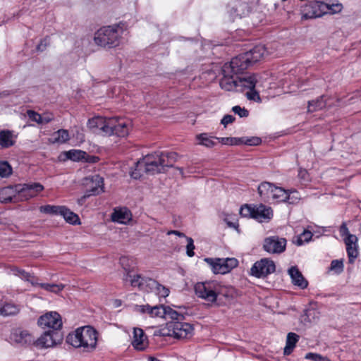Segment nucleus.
Here are the masks:
<instances>
[{"instance_id": "nucleus-34", "label": "nucleus", "mask_w": 361, "mask_h": 361, "mask_svg": "<svg viewBox=\"0 0 361 361\" xmlns=\"http://www.w3.org/2000/svg\"><path fill=\"white\" fill-rule=\"evenodd\" d=\"M312 235L313 234L310 231L304 230L301 234L296 235L293 238V243L298 246H301L304 243L310 242Z\"/></svg>"}, {"instance_id": "nucleus-37", "label": "nucleus", "mask_w": 361, "mask_h": 361, "mask_svg": "<svg viewBox=\"0 0 361 361\" xmlns=\"http://www.w3.org/2000/svg\"><path fill=\"white\" fill-rule=\"evenodd\" d=\"M216 137H209L207 133H201L197 135V139L199 140V144L204 145L207 147H213L216 142L213 139H216Z\"/></svg>"}, {"instance_id": "nucleus-45", "label": "nucleus", "mask_w": 361, "mask_h": 361, "mask_svg": "<svg viewBox=\"0 0 361 361\" xmlns=\"http://www.w3.org/2000/svg\"><path fill=\"white\" fill-rule=\"evenodd\" d=\"M54 135L56 136L55 141L58 142L65 143L70 139L69 133L65 129L59 130L54 133Z\"/></svg>"}, {"instance_id": "nucleus-55", "label": "nucleus", "mask_w": 361, "mask_h": 361, "mask_svg": "<svg viewBox=\"0 0 361 361\" xmlns=\"http://www.w3.org/2000/svg\"><path fill=\"white\" fill-rule=\"evenodd\" d=\"M344 242L346 247L357 245V238L355 235L350 234L345 237Z\"/></svg>"}, {"instance_id": "nucleus-12", "label": "nucleus", "mask_w": 361, "mask_h": 361, "mask_svg": "<svg viewBox=\"0 0 361 361\" xmlns=\"http://www.w3.org/2000/svg\"><path fill=\"white\" fill-rule=\"evenodd\" d=\"M112 121H109V118H105L101 116H95L88 120L87 127L94 133H102L106 135V133H109Z\"/></svg>"}, {"instance_id": "nucleus-38", "label": "nucleus", "mask_w": 361, "mask_h": 361, "mask_svg": "<svg viewBox=\"0 0 361 361\" xmlns=\"http://www.w3.org/2000/svg\"><path fill=\"white\" fill-rule=\"evenodd\" d=\"M19 312V308L18 306L11 304L6 303L3 306H1V312H3L4 317H8L11 315H15Z\"/></svg>"}, {"instance_id": "nucleus-23", "label": "nucleus", "mask_w": 361, "mask_h": 361, "mask_svg": "<svg viewBox=\"0 0 361 361\" xmlns=\"http://www.w3.org/2000/svg\"><path fill=\"white\" fill-rule=\"evenodd\" d=\"M147 339L145 333L142 329L135 328L133 331V341L132 345L138 350H143L145 349V340Z\"/></svg>"}, {"instance_id": "nucleus-56", "label": "nucleus", "mask_w": 361, "mask_h": 361, "mask_svg": "<svg viewBox=\"0 0 361 361\" xmlns=\"http://www.w3.org/2000/svg\"><path fill=\"white\" fill-rule=\"evenodd\" d=\"M27 114L30 119L32 121L37 122L38 124H41L40 120L42 118V115L38 114L37 112L33 110H28L27 111Z\"/></svg>"}, {"instance_id": "nucleus-25", "label": "nucleus", "mask_w": 361, "mask_h": 361, "mask_svg": "<svg viewBox=\"0 0 361 361\" xmlns=\"http://www.w3.org/2000/svg\"><path fill=\"white\" fill-rule=\"evenodd\" d=\"M132 278L130 279V284L133 287H137L140 290H145L146 288H149V283L148 280H151V278L144 277L140 274L132 276L128 273L126 275V281L128 280V278Z\"/></svg>"}, {"instance_id": "nucleus-41", "label": "nucleus", "mask_w": 361, "mask_h": 361, "mask_svg": "<svg viewBox=\"0 0 361 361\" xmlns=\"http://www.w3.org/2000/svg\"><path fill=\"white\" fill-rule=\"evenodd\" d=\"M166 306L164 305L153 306L150 308V316L152 317H161L166 318Z\"/></svg>"}, {"instance_id": "nucleus-22", "label": "nucleus", "mask_w": 361, "mask_h": 361, "mask_svg": "<svg viewBox=\"0 0 361 361\" xmlns=\"http://www.w3.org/2000/svg\"><path fill=\"white\" fill-rule=\"evenodd\" d=\"M276 188L274 184L269 182L264 181L260 183L257 190L261 199L264 202L271 201Z\"/></svg>"}, {"instance_id": "nucleus-2", "label": "nucleus", "mask_w": 361, "mask_h": 361, "mask_svg": "<svg viewBox=\"0 0 361 361\" xmlns=\"http://www.w3.org/2000/svg\"><path fill=\"white\" fill-rule=\"evenodd\" d=\"M126 28L127 25L123 22L103 26L95 32L94 42L97 45L103 48L116 47L120 44L121 35Z\"/></svg>"}, {"instance_id": "nucleus-60", "label": "nucleus", "mask_w": 361, "mask_h": 361, "mask_svg": "<svg viewBox=\"0 0 361 361\" xmlns=\"http://www.w3.org/2000/svg\"><path fill=\"white\" fill-rule=\"evenodd\" d=\"M157 155L159 156V158L160 159V163L161 165V167L164 170V173L166 171V168H171V166H169V164H166L167 159L166 157H163L164 156L160 157L161 152L157 151Z\"/></svg>"}, {"instance_id": "nucleus-33", "label": "nucleus", "mask_w": 361, "mask_h": 361, "mask_svg": "<svg viewBox=\"0 0 361 361\" xmlns=\"http://www.w3.org/2000/svg\"><path fill=\"white\" fill-rule=\"evenodd\" d=\"M63 209L61 211V216H62L66 222L73 224V225H78L80 224L79 216L71 212L68 208L63 206Z\"/></svg>"}, {"instance_id": "nucleus-44", "label": "nucleus", "mask_w": 361, "mask_h": 361, "mask_svg": "<svg viewBox=\"0 0 361 361\" xmlns=\"http://www.w3.org/2000/svg\"><path fill=\"white\" fill-rule=\"evenodd\" d=\"M135 164V169L130 172V175L134 179H139L144 171V165L142 160L137 161Z\"/></svg>"}, {"instance_id": "nucleus-27", "label": "nucleus", "mask_w": 361, "mask_h": 361, "mask_svg": "<svg viewBox=\"0 0 361 361\" xmlns=\"http://www.w3.org/2000/svg\"><path fill=\"white\" fill-rule=\"evenodd\" d=\"M111 219L114 222L126 224L130 219V211L126 208L115 209L111 214Z\"/></svg>"}, {"instance_id": "nucleus-61", "label": "nucleus", "mask_w": 361, "mask_h": 361, "mask_svg": "<svg viewBox=\"0 0 361 361\" xmlns=\"http://www.w3.org/2000/svg\"><path fill=\"white\" fill-rule=\"evenodd\" d=\"M99 160V158L96 156L90 155L87 153V156L83 159V161L87 163H96Z\"/></svg>"}, {"instance_id": "nucleus-54", "label": "nucleus", "mask_w": 361, "mask_h": 361, "mask_svg": "<svg viewBox=\"0 0 361 361\" xmlns=\"http://www.w3.org/2000/svg\"><path fill=\"white\" fill-rule=\"evenodd\" d=\"M186 240L188 242L186 249H187V255L188 257H193L195 255L194 250H195V245H194V241L190 237H186Z\"/></svg>"}, {"instance_id": "nucleus-26", "label": "nucleus", "mask_w": 361, "mask_h": 361, "mask_svg": "<svg viewBox=\"0 0 361 361\" xmlns=\"http://www.w3.org/2000/svg\"><path fill=\"white\" fill-rule=\"evenodd\" d=\"M204 261L207 262L211 267L212 271L215 274H226V267L224 265V258H205Z\"/></svg>"}, {"instance_id": "nucleus-36", "label": "nucleus", "mask_w": 361, "mask_h": 361, "mask_svg": "<svg viewBox=\"0 0 361 361\" xmlns=\"http://www.w3.org/2000/svg\"><path fill=\"white\" fill-rule=\"evenodd\" d=\"M39 211L42 213L50 214V215H61V211L63 209V206H55V205H43L39 207Z\"/></svg>"}, {"instance_id": "nucleus-10", "label": "nucleus", "mask_w": 361, "mask_h": 361, "mask_svg": "<svg viewBox=\"0 0 361 361\" xmlns=\"http://www.w3.org/2000/svg\"><path fill=\"white\" fill-rule=\"evenodd\" d=\"M37 324L42 329L48 328L51 330L59 331L62 327L61 315L56 312H47L41 316L37 321Z\"/></svg>"}, {"instance_id": "nucleus-21", "label": "nucleus", "mask_w": 361, "mask_h": 361, "mask_svg": "<svg viewBox=\"0 0 361 361\" xmlns=\"http://www.w3.org/2000/svg\"><path fill=\"white\" fill-rule=\"evenodd\" d=\"M288 274L293 285L300 287L301 289H305L307 287L308 281L305 279L296 266L291 267L288 269Z\"/></svg>"}, {"instance_id": "nucleus-52", "label": "nucleus", "mask_w": 361, "mask_h": 361, "mask_svg": "<svg viewBox=\"0 0 361 361\" xmlns=\"http://www.w3.org/2000/svg\"><path fill=\"white\" fill-rule=\"evenodd\" d=\"M232 111L238 114L240 118H246L249 116V111L245 107L235 106L232 108Z\"/></svg>"}, {"instance_id": "nucleus-5", "label": "nucleus", "mask_w": 361, "mask_h": 361, "mask_svg": "<svg viewBox=\"0 0 361 361\" xmlns=\"http://www.w3.org/2000/svg\"><path fill=\"white\" fill-rule=\"evenodd\" d=\"M216 281L198 282L195 285V292L198 298L210 302H216Z\"/></svg>"}, {"instance_id": "nucleus-57", "label": "nucleus", "mask_w": 361, "mask_h": 361, "mask_svg": "<svg viewBox=\"0 0 361 361\" xmlns=\"http://www.w3.org/2000/svg\"><path fill=\"white\" fill-rule=\"evenodd\" d=\"M247 98L249 100H253V101H260V97L259 94V92L255 90V89L250 90L249 92L246 93Z\"/></svg>"}, {"instance_id": "nucleus-6", "label": "nucleus", "mask_w": 361, "mask_h": 361, "mask_svg": "<svg viewBox=\"0 0 361 361\" xmlns=\"http://www.w3.org/2000/svg\"><path fill=\"white\" fill-rule=\"evenodd\" d=\"M63 340V334L60 331L48 329L37 340L35 346L37 348H47L60 343Z\"/></svg>"}, {"instance_id": "nucleus-20", "label": "nucleus", "mask_w": 361, "mask_h": 361, "mask_svg": "<svg viewBox=\"0 0 361 361\" xmlns=\"http://www.w3.org/2000/svg\"><path fill=\"white\" fill-rule=\"evenodd\" d=\"M273 213L271 207H266L262 204H260L258 206H254L252 219H255L259 222H263L271 219Z\"/></svg>"}, {"instance_id": "nucleus-15", "label": "nucleus", "mask_w": 361, "mask_h": 361, "mask_svg": "<svg viewBox=\"0 0 361 361\" xmlns=\"http://www.w3.org/2000/svg\"><path fill=\"white\" fill-rule=\"evenodd\" d=\"M11 339L22 346L35 345V338L27 330L15 329L11 335Z\"/></svg>"}, {"instance_id": "nucleus-13", "label": "nucleus", "mask_w": 361, "mask_h": 361, "mask_svg": "<svg viewBox=\"0 0 361 361\" xmlns=\"http://www.w3.org/2000/svg\"><path fill=\"white\" fill-rule=\"evenodd\" d=\"M142 161L144 165V171L149 174L161 173L164 170L160 163V159L157 152L146 155Z\"/></svg>"}, {"instance_id": "nucleus-43", "label": "nucleus", "mask_w": 361, "mask_h": 361, "mask_svg": "<svg viewBox=\"0 0 361 361\" xmlns=\"http://www.w3.org/2000/svg\"><path fill=\"white\" fill-rule=\"evenodd\" d=\"M160 157L164 156L163 157H166L167 159L166 164H169V166L173 167L175 162L177 161L178 158V154L174 152H167L163 151L161 152L159 155Z\"/></svg>"}, {"instance_id": "nucleus-29", "label": "nucleus", "mask_w": 361, "mask_h": 361, "mask_svg": "<svg viewBox=\"0 0 361 361\" xmlns=\"http://www.w3.org/2000/svg\"><path fill=\"white\" fill-rule=\"evenodd\" d=\"M299 340V336L295 333L290 332L287 335L286 343L283 350V354L288 355L291 354Z\"/></svg>"}, {"instance_id": "nucleus-58", "label": "nucleus", "mask_w": 361, "mask_h": 361, "mask_svg": "<svg viewBox=\"0 0 361 361\" xmlns=\"http://www.w3.org/2000/svg\"><path fill=\"white\" fill-rule=\"evenodd\" d=\"M49 45V38L46 37L42 39L39 44L37 46V50L39 51H43Z\"/></svg>"}, {"instance_id": "nucleus-59", "label": "nucleus", "mask_w": 361, "mask_h": 361, "mask_svg": "<svg viewBox=\"0 0 361 361\" xmlns=\"http://www.w3.org/2000/svg\"><path fill=\"white\" fill-rule=\"evenodd\" d=\"M235 118L230 114L225 115L221 121V123L224 125L225 127L230 123H232L235 121Z\"/></svg>"}, {"instance_id": "nucleus-42", "label": "nucleus", "mask_w": 361, "mask_h": 361, "mask_svg": "<svg viewBox=\"0 0 361 361\" xmlns=\"http://www.w3.org/2000/svg\"><path fill=\"white\" fill-rule=\"evenodd\" d=\"M222 145H243V140L241 137H215Z\"/></svg>"}, {"instance_id": "nucleus-46", "label": "nucleus", "mask_w": 361, "mask_h": 361, "mask_svg": "<svg viewBox=\"0 0 361 361\" xmlns=\"http://www.w3.org/2000/svg\"><path fill=\"white\" fill-rule=\"evenodd\" d=\"M346 251L348 257V262L350 264H353L355 259L357 257L359 252H358V246H348L346 247Z\"/></svg>"}, {"instance_id": "nucleus-30", "label": "nucleus", "mask_w": 361, "mask_h": 361, "mask_svg": "<svg viewBox=\"0 0 361 361\" xmlns=\"http://www.w3.org/2000/svg\"><path fill=\"white\" fill-rule=\"evenodd\" d=\"M15 141L13 140L12 133L8 130L0 131V145L1 148H8L13 146Z\"/></svg>"}, {"instance_id": "nucleus-53", "label": "nucleus", "mask_w": 361, "mask_h": 361, "mask_svg": "<svg viewBox=\"0 0 361 361\" xmlns=\"http://www.w3.org/2000/svg\"><path fill=\"white\" fill-rule=\"evenodd\" d=\"M306 359L312 360L313 361H331L326 357H322L319 354L309 353L305 355Z\"/></svg>"}, {"instance_id": "nucleus-39", "label": "nucleus", "mask_w": 361, "mask_h": 361, "mask_svg": "<svg viewBox=\"0 0 361 361\" xmlns=\"http://www.w3.org/2000/svg\"><path fill=\"white\" fill-rule=\"evenodd\" d=\"M166 318H170L173 322H180L184 319V316L182 314L178 313L177 311L173 310L169 306H166Z\"/></svg>"}, {"instance_id": "nucleus-51", "label": "nucleus", "mask_w": 361, "mask_h": 361, "mask_svg": "<svg viewBox=\"0 0 361 361\" xmlns=\"http://www.w3.org/2000/svg\"><path fill=\"white\" fill-rule=\"evenodd\" d=\"M224 265L226 267V273L229 272L232 269L236 267L238 262L235 258H226L224 259Z\"/></svg>"}, {"instance_id": "nucleus-48", "label": "nucleus", "mask_w": 361, "mask_h": 361, "mask_svg": "<svg viewBox=\"0 0 361 361\" xmlns=\"http://www.w3.org/2000/svg\"><path fill=\"white\" fill-rule=\"evenodd\" d=\"M243 144L248 146H257L262 142V139L259 137H241Z\"/></svg>"}, {"instance_id": "nucleus-32", "label": "nucleus", "mask_w": 361, "mask_h": 361, "mask_svg": "<svg viewBox=\"0 0 361 361\" xmlns=\"http://www.w3.org/2000/svg\"><path fill=\"white\" fill-rule=\"evenodd\" d=\"M326 105V101L324 99V95H322L316 99L308 102V112H314L324 109Z\"/></svg>"}, {"instance_id": "nucleus-47", "label": "nucleus", "mask_w": 361, "mask_h": 361, "mask_svg": "<svg viewBox=\"0 0 361 361\" xmlns=\"http://www.w3.org/2000/svg\"><path fill=\"white\" fill-rule=\"evenodd\" d=\"M12 173V168L7 161H0V176L8 177Z\"/></svg>"}, {"instance_id": "nucleus-35", "label": "nucleus", "mask_w": 361, "mask_h": 361, "mask_svg": "<svg viewBox=\"0 0 361 361\" xmlns=\"http://www.w3.org/2000/svg\"><path fill=\"white\" fill-rule=\"evenodd\" d=\"M65 155L68 159L74 161H83L85 157L87 156V152L79 149H71L65 152Z\"/></svg>"}, {"instance_id": "nucleus-28", "label": "nucleus", "mask_w": 361, "mask_h": 361, "mask_svg": "<svg viewBox=\"0 0 361 361\" xmlns=\"http://www.w3.org/2000/svg\"><path fill=\"white\" fill-rule=\"evenodd\" d=\"M148 281L149 283V290L156 291V293L159 296L166 298L169 295V289L166 286L160 284L156 280L151 279V280H148Z\"/></svg>"}, {"instance_id": "nucleus-11", "label": "nucleus", "mask_w": 361, "mask_h": 361, "mask_svg": "<svg viewBox=\"0 0 361 361\" xmlns=\"http://www.w3.org/2000/svg\"><path fill=\"white\" fill-rule=\"evenodd\" d=\"M287 240L277 235L267 237L264 240L263 249L271 254H281L286 250Z\"/></svg>"}, {"instance_id": "nucleus-8", "label": "nucleus", "mask_w": 361, "mask_h": 361, "mask_svg": "<svg viewBox=\"0 0 361 361\" xmlns=\"http://www.w3.org/2000/svg\"><path fill=\"white\" fill-rule=\"evenodd\" d=\"M44 186L39 183H27L16 184V190L18 192V199L20 201L28 200L44 190Z\"/></svg>"}, {"instance_id": "nucleus-14", "label": "nucleus", "mask_w": 361, "mask_h": 361, "mask_svg": "<svg viewBox=\"0 0 361 361\" xmlns=\"http://www.w3.org/2000/svg\"><path fill=\"white\" fill-rule=\"evenodd\" d=\"M169 328L176 338H188L192 336L193 326L189 323L172 322L169 324Z\"/></svg>"}, {"instance_id": "nucleus-1", "label": "nucleus", "mask_w": 361, "mask_h": 361, "mask_svg": "<svg viewBox=\"0 0 361 361\" xmlns=\"http://www.w3.org/2000/svg\"><path fill=\"white\" fill-rule=\"evenodd\" d=\"M265 53V47L259 44L233 57L229 63H226L221 69L223 77L219 82L220 87L226 91H238L237 75L243 74L245 70L259 61Z\"/></svg>"}, {"instance_id": "nucleus-7", "label": "nucleus", "mask_w": 361, "mask_h": 361, "mask_svg": "<svg viewBox=\"0 0 361 361\" xmlns=\"http://www.w3.org/2000/svg\"><path fill=\"white\" fill-rule=\"evenodd\" d=\"M83 184L86 187L83 199H87L90 196H95L104 192V178L99 175H94L86 177L84 179Z\"/></svg>"}, {"instance_id": "nucleus-40", "label": "nucleus", "mask_w": 361, "mask_h": 361, "mask_svg": "<svg viewBox=\"0 0 361 361\" xmlns=\"http://www.w3.org/2000/svg\"><path fill=\"white\" fill-rule=\"evenodd\" d=\"M42 288L55 293H58L62 290L65 286L63 284H56V283H38Z\"/></svg>"}, {"instance_id": "nucleus-49", "label": "nucleus", "mask_w": 361, "mask_h": 361, "mask_svg": "<svg viewBox=\"0 0 361 361\" xmlns=\"http://www.w3.org/2000/svg\"><path fill=\"white\" fill-rule=\"evenodd\" d=\"M254 212V206H251L249 204H245L241 207L240 209V214L242 216L244 217H250L252 218Z\"/></svg>"}, {"instance_id": "nucleus-16", "label": "nucleus", "mask_w": 361, "mask_h": 361, "mask_svg": "<svg viewBox=\"0 0 361 361\" xmlns=\"http://www.w3.org/2000/svg\"><path fill=\"white\" fill-rule=\"evenodd\" d=\"M259 75L255 73H249L245 75H237L238 89V91L243 92L245 89L252 90L255 88L258 82Z\"/></svg>"}, {"instance_id": "nucleus-24", "label": "nucleus", "mask_w": 361, "mask_h": 361, "mask_svg": "<svg viewBox=\"0 0 361 361\" xmlns=\"http://www.w3.org/2000/svg\"><path fill=\"white\" fill-rule=\"evenodd\" d=\"M9 269L12 274L20 278L21 279L28 281L34 286L35 284H38L37 283V279L30 272H27L24 269H20L16 266H10Z\"/></svg>"}, {"instance_id": "nucleus-3", "label": "nucleus", "mask_w": 361, "mask_h": 361, "mask_svg": "<svg viewBox=\"0 0 361 361\" xmlns=\"http://www.w3.org/2000/svg\"><path fill=\"white\" fill-rule=\"evenodd\" d=\"M98 333L90 326L78 328L68 334L66 342L75 348H82L84 351L92 352L97 347Z\"/></svg>"}, {"instance_id": "nucleus-31", "label": "nucleus", "mask_w": 361, "mask_h": 361, "mask_svg": "<svg viewBox=\"0 0 361 361\" xmlns=\"http://www.w3.org/2000/svg\"><path fill=\"white\" fill-rule=\"evenodd\" d=\"M290 199V195L288 190L283 188L277 187L274 188L271 200L276 202H288Z\"/></svg>"}, {"instance_id": "nucleus-50", "label": "nucleus", "mask_w": 361, "mask_h": 361, "mask_svg": "<svg viewBox=\"0 0 361 361\" xmlns=\"http://www.w3.org/2000/svg\"><path fill=\"white\" fill-rule=\"evenodd\" d=\"M330 269L336 274H341L343 271V260L334 259L331 262Z\"/></svg>"}, {"instance_id": "nucleus-18", "label": "nucleus", "mask_w": 361, "mask_h": 361, "mask_svg": "<svg viewBox=\"0 0 361 361\" xmlns=\"http://www.w3.org/2000/svg\"><path fill=\"white\" fill-rule=\"evenodd\" d=\"M237 296L235 288L231 286H224L217 281L216 288V300L224 299L226 301H230Z\"/></svg>"}, {"instance_id": "nucleus-9", "label": "nucleus", "mask_w": 361, "mask_h": 361, "mask_svg": "<svg viewBox=\"0 0 361 361\" xmlns=\"http://www.w3.org/2000/svg\"><path fill=\"white\" fill-rule=\"evenodd\" d=\"M276 266L271 259L263 258L256 262L250 269L251 274L257 278H264L274 273Z\"/></svg>"}, {"instance_id": "nucleus-62", "label": "nucleus", "mask_w": 361, "mask_h": 361, "mask_svg": "<svg viewBox=\"0 0 361 361\" xmlns=\"http://www.w3.org/2000/svg\"><path fill=\"white\" fill-rule=\"evenodd\" d=\"M329 7H331V8L328 10V12H330L331 13H335L339 12L342 9V5L340 4H331V5L329 4Z\"/></svg>"}, {"instance_id": "nucleus-17", "label": "nucleus", "mask_w": 361, "mask_h": 361, "mask_svg": "<svg viewBox=\"0 0 361 361\" xmlns=\"http://www.w3.org/2000/svg\"><path fill=\"white\" fill-rule=\"evenodd\" d=\"M109 121H114L110 132L106 133V135H115L118 137H125L128 134L129 127L128 125L122 119L117 118H109Z\"/></svg>"}, {"instance_id": "nucleus-19", "label": "nucleus", "mask_w": 361, "mask_h": 361, "mask_svg": "<svg viewBox=\"0 0 361 361\" xmlns=\"http://www.w3.org/2000/svg\"><path fill=\"white\" fill-rule=\"evenodd\" d=\"M16 189V184L1 188L0 190V201L4 203L20 201L18 199V192Z\"/></svg>"}, {"instance_id": "nucleus-4", "label": "nucleus", "mask_w": 361, "mask_h": 361, "mask_svg": "<svg viewBox=\"0 0 361 361\" xmlns=\"http://www.w3.org/2000/svg\"><path fill=\"white\" fill-rule=\"evenodd\" d=\"M331 8V7H329V4L323 1H310L300 8L301 19L308 20L322 17L327 13L328 10Z\"/></svg>"}, {"instance_id": "nucleus-63", "label": "nucleus", "mask_w": 361, "mask_h": 361, "mask_svg": "<svg viewBox=\"0 0 361 361\" xmlns=\"http://www.w3.org/2000/svg\"><path fill=\"white\" fill-rule=\"evenodd\" d=\"M54 120V116L52 114H44L42 116V118L40 120L41 124H47Z\"/></svg>"}, {"instance_id": "nucleus-64", "label": "nucleus", "mask_w": 361, "mask_h": 361, "mask_svg": "<svg viewBox=\"0 0 361 361\" xmlns=\"http://www.w3.org/2000/svg\"><path fill=\"white\" fill-rule=\"evenodd\" d=\"M339 231H340V233L341 235V236H347L348 235H350V232L348 231V228L346 226V224L345 222H343L341 227H340V229H339Z\"/></svg>"}]
</instances>
